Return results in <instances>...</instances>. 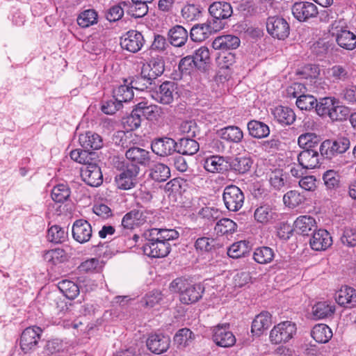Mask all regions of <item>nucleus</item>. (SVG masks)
Listing matches in <instances>:
<instances>
[{"label": "nucleus", "mask_w": 356, "mask_h": 356, "mask_svg": "<svg viewBox=\"0 0 356 356\" xmlns=\"http://www.w3.org/2000/svg\"><path fill=\"white\" fill-rule=\"evenodd\" d=\"M150 175L156 181H165L170 177V168L163 163H156L151 169Z\"/></svg>", "instance_id": "obj_46"}, {"label": "nucleus", "mask_w": 356, "mask_h": 356, "mask_svg": "<svg viewBox=\"0 0 356 356\" xmlns=\"http://www.w3.org/2000/svg\"><path fill=\"white\" fill-rule=\"evenodd\" d=\"M170 289L172 292L179 294V300L186 305L197 302L202 296L204 287L200 284H192L183 278L173 280Z\"/></svg>", "instance_id": "obj_2"}, {"label": "nucleus", "mask_w": 356, "mask_h": 356, "mask_svg": "<svg viewBox=\"0 0 356 356\" xmlns=\"http://www.w3.org/2000/svg\"><path fill=\"white\" fill-rule=\"evenodd\" d=\"M330 76L334 82L346 81L350 76L346 67L341 65H334L330 69Z\"/></svg>", "instance_id": "obj_62"}, {"label": "nucleus", "mask_w": 356, "mask_h": 356, "mask_svg": "<svg viewBox=\"0 0 356 356\" xmlns=\"http://www.w3.org/2000/svg\"><path fill=\"white\" fill-rule=\"evenodd\" d=\"M310 246L315 251L327 250L332 244V238L325 229H318L315 232L309 241Z\"/></svg>", "instance_id": "obj_21"}, {"label": "nucleus", "mask_w": 356, "mask_h": 356, "mask_svg": "<svg viewBox=\"0 0 356 356\" xmlns=\"http://www.w3.org/2000/svg\"><path fill=\"white\" fill-rule=\"evenodd\" d=\"M271 323V314L268 312H262L253 320L251 331L254 334L259 336L270 326Z\"/></svg>", "instance_id": "obj_28"}, {"label": "nucleus", "mask_w": 356, "mask_h": 356, "mask_svg": "<svg viewBox=\"0 0 356 356\" xmlns=\"http://www.w3.org/2000/svg\"><path fill=\"white\" fill-rule=\"evenodd\" d=\"M88 149H76L70 152V157L71 159L79 163L84 164L85 165H88L89 163H92L90 162L91 161V152H88Z\"/></svg>", "instance_id": "obj_59"}, {"label": "nucleus", "mask_w": 356, "mask_h": 356, "mask_svg": "<svg viewBox=\"0 0 356 356\" xmlns=\"http://www.w3.org/2000/svg\"><path fill=\"white\" fill-rule=\"evenodd\" d=\"M204 167L206 170L214 173L223 171L226 165L223 157L212 156L205 160Z\"/></svg>", "instance_id": "obj_40"}, {"label": "nucleus", "mask_w": 356, "mask_h": 356, "mask_svg": "<svg viewBox=\"0 0 356 356\" xmlns=\"http://www.w3.org/2000/svg\"><path fill=\"white\" fill-rule=\"evenodd\" d=\"M213 340L218 346L228 348L234 346L236 338L229 330V324L218 325L213 329Z\"/></svg>", "instance_id": "obj_9"}, {"label": "nucleus", "mask_w": 356, "mask_h": 356, "mask_svg": "<svg viewBox=\"0 0 356 356\" xmlns=\"http://www.w3.org/2000/svg\"><path fill=\"white\" fill-rule=\"evenodd\" d=\"M338 27L334 28V24L332 25V33L336 35V40L337 44L342 48L353 50L356 47V35L351 31L341 28L340 30L337 29Z\"/></svg>", "instance_id": "obj_16"}, {"label": "nucleus", "mask_w": 356, "mask_h": 356, "mask_svg": "<svg viewBox=\"0 0 356 356\" xmlns=\"http://www.w3.org/2000/svg\"><path fill=\"white\" fill-rule=\"evenodd\" d=\"M311 335L316 342L325 343L332 338V332L327 325L318 324L312 330Z\"/></svg>", "instance_id": "obj_36"}, {"label": "nucleus", "mask_w": 356, "mask_h": 356, "mask_svg": "<svg viewBox=\"0 0 356 356\" xmlns=\"http://www.w3.org/2000/svg\"><path fill=\"white\" fill-rule=\"evenodd\" d=\"M210 15L216 19H228L233 13L230 3L225 1L213 2L209 8Z\"/></svg>", "instance_id": "obj_25"}, {"label": "nucleus", "mask_w": 356, "mask_h": 356, "mask_svg": "<svg viewBox=\"0 0 356 356\" xmlns=\"http://www.w3.org/2000/svg\"><path fill=\"white\" fill-rule=\"evenodd\" d=\"M349 115L350 109L346 106L339 105V102L337 100L328 118L332 121H343Z\"/></svg>", "instance_id": "obj_53"}, {"label": "nucleus", "mask_w": 356, "mask_h": 356, "mask_svg": "<svg viewBox=\"0 0 356 356\" xmlns=\"http://www.w3.org/2000/svg\"><path fill=\"white\" fill-rule=\"evenodd\" d=\"M271 113L274 120L282 125H291L296 120L294 111L287 106H276L271 109Z\"/></svg>", "instance_id": "obj_22"}, {"label": "nucleus", "mask_w": 356, "mask_h": 356, "mask_svg": "<svg viewBox=\"0 0 356 356\" xmlns=\"http://www.w3.org/2000/svg\"><path fill=\"white\" fill-rule=\"evenodd\" d=\"M220 138L229 143H239L243 138V132L236 126H228L219 131Z\"/></svg>", "instance_id": "obj_31"}, {"label": "nucleus", "mask_w": 356, "mask_h": 356, "mask_svg": "<svg viewBox=\"0 0 356 356\" xmlns=\"http://www.w3.org/2000/svg\"><path fill=\"white\" fill-rule=\"evenodd\" d=\"M150 241L161 240L163 242H168L178 238L179 234L177 231L173 229H156L153 228L144 233Z\"/></svg>", "instance_id": "obj_24"}, {"label": "nucleus", "mask_w": 356, "mask_h": 356, "mask_svg": "<svg viewBox=\"0 0 356 356\" xmlns=\"http://www.w3.org/2000/svg\"><path fill=\"white\" fill-rule=\"evenodd\" d=\"M42 330L39 327H27L21 336L20 346L22 350L28 352L34 348L40 337Z\"/></svg>", "instance_id": "obj_15"}, {"label": "nucleus", "mask_w": 356, "mask_h": 356, "mask_svg": "<svg viewBox=\"0 0 356 356\" xmlns=\"http://www.w3.org/2000/svg\"><path fill=\"white\" fill-rule=\"evenodd\" d=\"M284 203L290 207H296L302 202V197L296 191L287 192L283 197Z\"/></svg>", "instance_id": "obj_63"}, {"label": "nucleus", "mask_w": 356, "mask_h": 356, "mask_svg": "<svg viewBox=\"0 0 356 356\" xmlns=\"http://www.w3.org/2000/svg\"><path fill=\"white\" fill-rule=\"evenodd\" d=\"M235 62V54L232 52L222 51L216 58L217 65L222 69H229Z\"/></svg>", "instance_id": "obj_58"}, {"label": "nucleus", "mask_w": 356, "mask_h": 356, "mask_svg": "<svg viewBox=\"0 0 356 356\" xmlns=\"http://www.w3.org/2000/svg\"><path fill=\"white\" fill-rule=\"evenodd\" d=\"M295 229L303 235H309V233L315 230L316 222L315 219L309 216H301L297 218L294 222Z\"/></svg>", "instance_id": "obj_32"}, {"label": "nucleus", "mask_w": 356, "mask_h": 356, "mask_svg": "<svg viewBox=\"0 0 356 356\" xmlns=\"http://www.w3.org/2000/svg\"><path fill=\"white\" fill-rule=\"evenodd\" d=\"M341 243L348 247L356 246V229L353 228H346L341 237Z\"/></svg>", "instance_id": "obj_64"}, {"label": "nucleus", "mask_w": 356, "mask_h": 356, "mask_svg": "<svg viewBox=\"0 0 356 356\" xmlns=\"http://www.w3.org/2000/svg\"><path fill=\"white\" fill-rule=\"evenodd\" d=\"M236 227V224L231 219L222 218L216 223L214 229L217 234L225 235L234 233Z\"/></svg>", "instance_id": "obj_54"}, {"label": "nucleus", "mask_w": 356, "mask_h": 356, "mask_svg": "<svg viewBox=\"0 0 356 356\" xmlns=\"http://www.w3.org/2000/svg\"><path fill=\"white\" fill-rule=\"evenodd\" d=\"M79 141L81 146L88 150L99 149L103 146L102 137L99 134L90 131L80 134Z\"/></svg>", "instance_id": "obj_27"}, {"label": "nucleus", "mask_w": 356, "mask_h": 356, "mask_svg": "<svg viewBox=\"0 0 356 356\" xmlns=\"http://www.w3.org/2000/svg\"><path fill=\"white\" fill-rule=\"evenodd\" d=\"M240 44V39L234 35H225L217 37L212 42V47L216 50L226 51L235 49Z\"/></svg>", "instance_id": "obj_26"}, {"label": "nucleus", "mask_w": 356, "mask_h": 356, "mask_svg": "<svg viewBox=\"0 0 356 356\" xmlns=\"http://www.w3.org/2000/svg\"><path fill=\"white\" fill-rule=\"evenodd\" d=\"M275 257L274 251L272 248L267 246H262L254 250L253 254L254 260L261 264H267L270 263Z\"/></svg>", "instance_id": "obj_38"}, {"label": "nucleus", "mask_w": 356, "mask_h": 356, "mask_svg": "<svg viewBox=\"0 0 356 356\" xmlns=\"http://www.w3.org/2000/svg\"><path fill=\"white\" fill-rule=\"evenodd\" d=\"M140 117H144L149 120H158L162 115V108L157 105H147L145 102H140L136 105Z\"/></svg>", "instance_id": "obj_29"}, {"label": "nucleus", "mask_w": 356, "mask_h": 356, "mask_svg": "<svg viewBox=\"0 0 356 356\" xmlns=\"http://www.w3.org/2000/svg\"><path fill=\"white\" fill-rule=\"evenodd\" d=\"M152 214L150 211L143 208L134 209L124 216L122 226L126 229H133L147 222Z\"/></svg>", "instance_id": "obj_7"}, {"label": "nucleus", "mask_w": 356, "mask_h": 356, "mask_svg": "<svg viewBox=\"0 0 356 356\" xmlns=\"http://www.w3.org/2000/svg\"><path fill=\"white\" fill-rule=\"evenodd\" d=\"M194 339V334L188 328L178 330L174 337V342L179 348L188 346Z\"/></svg>", "instance_id": "obj_42"}, {"label": "nucleus", "mask_w": 356, "mask_h": 356, "mask_svg": "<svg viewBox=\"0 0 356 356\" xmlns=\"http://www.w3.org/2000/svg\"><path fill=\"white\" fill-rule=\"evenodd\" d=\"M350 146L348 137L339 136L334 140H325L320 145L319 152L322 156L332 159L338 154L345 153Z\"/></svg>", "instance_id": "obj_4"}, {"label": "nucleus", "mask_w": 356, "mask_h": 356, "mask_svg": "<svg viewBox=\"0 0 356 356\" xmlns=\"http://www.w3.org/2000/svg\"><path fill=\"white\" fill-rule=\"evenodd\" d=\"M222 200L227 210L236 212L242 208L245 196L243 191L238 186L229 185L224 189Z\"/></svg>", "instance_id": "obj_6"}, {"label": "nucleus", "mask_w": 356, "mask_h": 356, "mask_svg": "<svg viewBox=\"0 0 356 356\" xmlns=\"http://www.w3.org/2000/svg\"><path fill=\"white\" fill-rule=\"evenodd\" d=\"M248 252V243L245 241H240L233 243L227 250L229 257L237 259L245 256Z\"/></svg>", "instance_id": "obj_55"}, {"label": "nucleus", "mask_w": 356, "mask_h": 356, "mask_svg": "<svg viewBox=\"0 0 356 356\" xmlns=\"http://www.w3.org/2000/svg\"><path fill=\"white\" fill-rule=\"evenodd\" d=\"M156 99L163 104H170L178 97L177 83L174 81L163 82L156 94Z\"/></svg>", "instance_id": "obj_17"}, {"label": "nucleus", "mask_w": 356, "mask_h": 356, "mask_svg": "<svg viewBox=\"0 0 356 356\" xmlns=\"http://www.w3.org/2000/svg\"><path fill=\"white\" fill-rule=\"evenodd\" d=\"M231 165L235 171L244 174L250 170L252 161L248 157H237L232 161Z\"/></svg>", "instance_id": "obj_56"}, {"label": "nucleus", "mask_w": 356, "mask_h": 356, "mask_svg": "<svg viewBox=\"0 0 356 356\" xmlns=\"http://www.w3.org/2000/svg\"><path fill=\"white\" fill-rule=\"evenodd\" d=\"M200 149L199 143L192 138H182L177 147V152L184 155H193Z\"/></svg>", "instance_id": "obj_35"}, {"label": "nucleus", "mask_w": 356, "mask_h": 356, "mask_svg": "<svg viewBox=\"0 0 356 356\" xmlns=\"http://www.w3.org/2000/svg\"><path fill=\"white\" fill-rule=\"evenodd\" d=\"M196 24L191 29V38L193 41L202 42L208 38L211 34L224 28L222 24Z\"/></svg>", "instance_id": "obj_12"}, {"label": "nucleus", "mask_w": 356, "mask_h": 356, "mask_svg": "<svg viewBox=\"0 0 356 356\" xmlns=\"http://www.w3.org/2000/svg\"><path fill=\"white\" fill-rule=\"evenodd\" d=\"M115 167L121 172L116 175L115 181L117 187L121 190H129L135 186L140 168L136 165H125L124 161H117Z\"/></svg>", "instance_id": "obj_3"}, {"label": "nucleus", "mask_w": 356, "mask_h": 356, "mask_svg": "<svg viewBox=\"0 0 356 356\" xmlns=\"http://www.w3.org/2000/svg\"><path fill=\"white\" fill-rule=\"evenodd\" d=\"M170 344V339L163 334H152L147 341V348L154 354H161L168 350Z\"/></svg>", "instance_id": "obj_14"}, {"label": "nucleus", "mask_w": 356, "mask_h": 356, "mask_svg": "<svg viewBox=\"0 0 356 356\" xmlns=\"http://www.w3.org/2000/svg\"><path fill=\"white\" fill-rule=\"evenodd\" d=\"M114 99L122 104V102H127L134 98L132 87L127 85H120L113 91Z\"/></svg>", "instance_id": "obj_44"}, {"label": "nucleus", "mask_w": 356, "mask_h": 356, "mask_svg": "<svg viewBox=\"0 0 356 356\" xmlns=\"http://www.w3.org/2000/svg\"><path fill=\"white\" fill-rule=\"evenodd\" d=\"M320 136L313 132L302 134L298 138V145L304 149H315L320 143Z\"/></svg>", "instance_id": "obj_39"}, {"label": "nucleus", "mask_w": 356, "mask_h": 356, "mask_svg": "<svg viewBox=\"0 0 356 356\" xmlns=\"http://www.w3.org/2000/svg\"><path fill=\"white\" fill-rule=\"evenodd\" d=\"M170 43L175 47H181L188 39V32L185 28L176 25L169 31Z\"/></svg>", "instance_id": "obj_37"}, {"label": "nucleus", "mask_w": 356, "mask_h": 356, "mask_svg": "<svg viewBox=\"0 0 356 356\" xmlns=\"http://www.w3.org/2000/svg\"><path fill=\"white\" fill-rule=\"evenodd\" d=\"M48 240L54 243H61L67 238V232L59 225H53L48 229Z\"/></svg>", "instance_id": "obj_51"}, {"label": "nucleus", "mask_w": 356, "mask_h": 356, "mask_svg": "<svg viewBox=\"0 0 356 356\" xmlns=\"http://www.w3.org/2000/svg\"><path fill=\"white\" fill-rule=\"evenodd\" d=\"M43 257L46 261L54 265L63 263L67 259L65 251L60 248L47 251L44 254Z\"/></svg>", "instance_id": "obj_47"}, {"label": "nucleus", "mask_w": 356, "mask_h": 356, "mask_svg": "<svg viewBox=\"0 0 356 356\" xmlns=\"http://www.w3.org/2000/svg\"><path fill=\"white\" fill-rule=\"evenodd\" d=\"M58 289L66 298L73 300L79 293V286L70 280H62L58 282Z\"/></svg>", "instance_id": "obj_48"}, {"label": "nucleus", "mask_w": 356, "mask_h": 356, "mask_svg": "<svg viewBox=\"0 0 356 356\" xmlns=\"http://www.w3.org/2000/svg\"><path fill=\"white\" fill-rule=\"evenodd\" d=\"M293 16L300 22L316 17L318 14L316 6L309 2H298L292 7Z\"/></svg>", "instance_id": "obj_18"}, {"label": "nucleus", "mask_w": 356, "mask_h": 356, "mask_svg": "<svg viewBox=\"0 0 356 356\" xmlns=\"http://www.w3.org/2000/svg\"><path fill=\"white\" fill-rule=\"evenodd\" d=\"M249 134L255 138H264L270 134L269 127L264 122L258 120H250L248 123Z\"/></svg>", "instance_id": "obj_33"}, {"label": "nucleus", "mask_w": 356, "mask_h": 356, "mask_svg": "<svg viewBox=\"0 0 356 356\" xmlns=\"http://www.w3.org/2000/svg\"><path fill=\"white\" fill-rule=\"evenodd\" d=\"M114 140L116 144L123 148H127L125 156L132 163L130 165H138L147 166L149 164V152L143 148L135 147L130 140V136L124 131L118 132L114 136Z\"/></svg>", "instance_id": "obj_1"}, {"label": "nucleus", "mask_w": 356, "mask_h": 356, "mask_svg": "<svg viewBox=\"0 0 356 356\" xmlns=\"http://www.w3.org/2000/svg\"><path fill=\"white\" fill-rule=\"evenodd\" d=\"M92 234L90 224L85 220H76L72 226V236L74 240L80 243L88 242Z\"/></svg>", "instance_id": "obj_19"}, {"label": "nucleus", "mask_w": 356, "mask_h": 356, "mask_svg": "<svg viewBox=\"0 0 356 356\" xmlns=\"http://www.w3.org/2000/svg\"><path fill=\"white\" fill-rule=\"evenodd\" d=\"M144 42L143 35L134 30L129 31L120 38L121 47L131 53L139 51L143 47Z\"/></svg>", "instance_id": "obj_10"}, {"label": "nucleus", "mask_w": 356, "mask_h": 356, "mask_svg": "<svg viewBox=\"0 0 356 356\" xmlns=\"http://www.w3.org/2000/svg\"><path fill=\"white\" fill-rule=\"evenodd\" d=\"M194 58L197 67H203L204 65L210 62V51L208 47L202 46L195 50V54L192 56Z\"/></svg>", "instance_id": "obj_57"}, {"label": "nucleus", "mask_w": 356, "mask_h": 356, "mask_svg": "<svg viewBox=\"0 0 356 356\" xmlns=\"http://www.w3.org/2000/svg\"><path fill=\"white\" fill-rule=\"evenodd\" d=\"M70 195V188L64 184H60L54 187L51 191V197L54 202H63Z\"/></svg>", "instance_id": "obj_52"}, {"label": "nucleus", "mask_w": 356, "mask_h": 356, "mask_svg": "<svg viewBox=\"0 0 356 356\" xmlns=\"http://www.w3.org/2000/svg\"><path fill=\"white\" fill-rule=\"evenodd\" d=\"M316 99L309 95H302L298 96L296 100V105L300 110L309 111L316 106Z\"/></svg>", "instance_id": "obj_60"}, {"label": "nucleus", "mask_w": 356, "mask_h": 356, "mask_svg": "<svg viewBox=\"0 0 356 356\" xmlns=\"http://www.w3.org/2000/svg\"><path fill=\"white\" fill-rule=\"evenodd\" d=\"M341 176L332 170H327L323 175V180L327 189L337 190L341 186Z\"/></svg>", "instance_id": "obj_49"}, {"label": "nucleus", "mask_w": 356, "mask_h": 356, "mask_svg": "<svg viewBox=\"0 0 356 356\" xmlns=\"http://www.w3.org/2000/svg\"><path fill=\"white\" fill-rule=\"evenodd\" d=\"M336 302L341 306L352 307L356 305V291L349 286H343L334 296Z\"/></svg>", "instance_id": "obj_23"}, {"label": "nucleus", "mask_w": 356, "mask_h": 356, "mask_svg": "<svg viewBox=\"0 0 356 356\" xmlns=\"http://www.w3.org/2000/svg\"><path fill=\"white\" fill-rule=\"evenodd\" d=\"M216 245L217 242L215 239L208 237L198 238L195 243L196 250L201 252H209L214 248Z\"/></svg>", "instance_id": "obj_61"}, {"label": "nucleus", "mask_w": 356, "mask_h": 356, "mask_svg": "<svg viewBox=\"0 0 356 356\" xmlns=\"http://www.w3.org/2000/svg\"><path fill=\"white\" fill-rule=\"evenodd\" d=\"M296 325L291 321H283L275 325L270 332L273 343L280 344L291 340L296 333Z\"/></svg>", "instance_id": "obj_5"}, {"label": "nucleus", "mask_w": 356, "mask_h": 356, "mask_svg": "<svg viewBox=\"0 0 356 356\" xmlns=\"http://www.w3.org/2000/svg\"><path fill=\"white\" fill-rule=\"evenodd\" d=\"M147 243L143 245L144 254L149 257L163 258L166 257L170 252V245L168 242L158 241H150L147 236H144Z\"/></svg>", "instance_id": "obj_8"}, {"label": "nucleus", "mask_w": 356, "mask_h": 356, "mask_svg": "<svg viewBox=\"0 0 356 356\" xmlns=\"http://www.w3.org/2000/svg\"><path fill=\"white\" fill-rule=\"evenodd\" d=\"M177 143L168 137L157 138L151 143V148L154 153L160 156H167L177 152Z\"/></svg>", "instance_id": "obj_11"}, {"label": "nucleus", "mask_w": 356, "mask_h": 356, "mask_svg": "<svg viewBox=\"0 0 356 356\" xmlns=\"http://www.w3.org/2000/svg\"><path fill=\"white\" fill-rule=\"evenodd\" d=\"M337 99L334 97H324L319 99L316 103L315 108L317 114L321 117H329L330 113Z\"/></svg>", "instance_id": "obj_41"}, {"label": "nucleus", "mask_w": 356, "mask_h": 356, "mask_svg": "<svg viewBox=\"0 0 356 356\" xmlns=\"http://www.w3.org/2000/svg\"><path fill=\"white\" fill-rule=\"evenodd\" d=\"M334 312V305L327 301L318 302L312 307V314L316 319L331 317Z\"/></svg>", "instance_id": "obj_30"}, {"label": "nucleus", "mask_w": 356, "mask_h": 356, "mask_svg": "<svg viewBox=\"0 0 356 356\" xmlns=\"http://www.w3.org/2000/svg\"><path fill=\"white\" fill-rule=\"evenodd\" d=\"M254 216L258 222L266 224L275 220L277 215L270 206L264 204L256 209Z\"/></svg>", "instance_id": "obj_34"}, {"label": "nucleus", "mask_w": 356, "mask_h": 356, "mask_svg": "<svg viewBox=\"0 0 356 356\" xmlns=\"http://www.w3.org/2000/svg\"><path fill=\"white\" fill-rule=\"evenodd\" d=\"M267 31L273 37L283 40L289 35V24H266Z\"/></svg>", "instance_id": "obj_43"}, {"label": "nucleus", "mask_w": 356, "mask_h": 356, "mask_svg": "<svg viewBox=\"0 0 356 356\" xmlns=\"http://www.w3.org/2000/svg\"><path fill=\"white\" fill-rule=\"evenodd\" d=\"M82 179L92 187H97L102 184L103 176L101 168L96 163H89L81 168Z\"/></svg>", "instance_id": "obj_13"}, {"label": "nucleus", "mask_w": 356, "mask_h": 356, "mask_svg": "<svg viewBox=\"0 0 356 356\" xmlns=\"http://www.w3.org/2000/svg\"><path fill=\"white\" fill-rule=\"evenodd\" d=\"M320 156L316 149H303L298 155V161L302 169H314L319 165Z\"/></svg>", "instance_id": "obj_20"}, {"label": "nucleus", "mask_w": 356, "mask_h": 356, "mask_svg": "<svg viewBox=\"0 0 356 356\" xmlns=\"http://www.w3.org/2000/svg\"><path fill=\"white\" fill-rule=\"evenodd\" d=\"M122 123L124 127L127 131L126 134L129 135L131 138L132 137V134L129 133V131L138 129L141 124V117L136 108L133 110L129 116L123 119Z\"/></svg>", "instance_id": "obj_45"}, {"label": "nucleus", "mask_w": 356, "mask_h": 356, "mask_svg": "<svg viewBox=\"0 0 356 356\" xmlns=\"http://www.w3.org/2000/svg\"><path fill=\"white\" fill-rule=\"evenodd\" d=\"M181 15L187 22L200 20L202 17V8L194 4H188L181 9Z\"/></svg>", "instance_id": "obj_50"}]
</instances>
